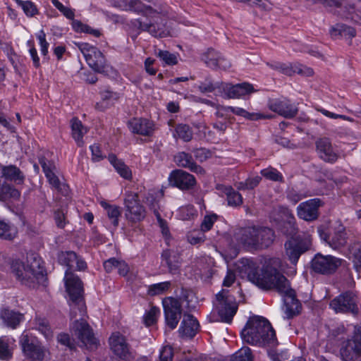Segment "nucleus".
<instances>
[{
	"label": "nucleus",
	"instance_id": "f257e3e1",
	"mask_svg": "<svg viewBox=\"0 0 361 361\" xmlns=\"http://www.w3.org/2000/svg\"><path fill=\"white\" fill-rule=\"evenodd\" d=\"M257 264L249 259H243L238 265L242 277L248 280L263 290H276L281 294H288L290 287L287 279L281 273L283 270L279 258H270L265 261L260 272L257 269Z\"/></svg>",
	"mask_w": 361,
	"mask_h": 361
},
{
	"label": "nucleus",
	"instance_id": "f03ea898",
	"mask_svg": "<svg viewBox=\"0 0 361 361\" xmlns=\"http://www.w3.org/2000/svg\"><path fill=\"white\" fill-rule=\"evenodd\" d=\"M116 6L124 11H133L143 15L148 23L140 19L132 20L128 24L131 37L135 39L142 32H147L154 37H164L168 31L165 29L164 16L167 13L166 7L163 5L151 6L143 4L140 0H117Z\"/></svg>",
	"mask_w": 361,
	"mask_h": 361
},
{
	"label": "nucleus",
	"instance_id": "7ed1b4c3",
	"mask_svg": "<svg viewBox=\"0 0 361 361\" xmlns=\"http://www.w3.org/2000/svg\"><path fill=\"white\" fill-rule=\"evenodd\" d=\"M65 286L66 292L69 295L71 319L77 317L78 312L81 317L72 324V330L81 343L88 348L97 346V341L94 336L92 329L88 324L83 319L86 307L83 300V285L78 276L73 272L66 271Z\"/></svg>",
	"mask_w": 361,
	"mask_h": 361
},
{
	"label": "nucleus",
	"instance_id": "20e7f679",
	"mask_svg": "<svg viewBox=\"0 0 361 361\" xmlns=\"http://www.w3.org/2000/svg\"><path fill=\"white\" fill-rule=\"evenodd\" d=\"M241 337L244 342L259 346L274 345L276 343L275 331L271 324L259 316L250 318L241 331Z\"/></svg>",
	"mask_w": 361,
	"mask_h": 361
},
{
	"label": "nucleus",
	"instance_id": "39448f33",
	"mask_svg": "<svg viewBox=\"0 0 361 361\" xmlns=\"http://www.w3.org/2000/svg\"><path fill=\"white\" fill-rule=\"evenodd\" d=\"M11 269L18 280L28 286L43 277L44 272L41 258L36 254L27 255L25 262L13 261Z\"/></svg>",
	"mask_w": 361,
	"mask_h": 361
},
{
	"label": "nucleus",
	"instance_id": "423d86ee",
	"mask_svg": "<svg viewBox=\"0 0 361 361\" xmlns=\"http://www.w3.org/2000/svg\"><path fill=\"white\" fill-rule=\"evenodd\" d=\"M78 47L89 66L94 71L106 73L112 70L111 67L106 64L103 54L97 47L88 43H79Z\"/></svg>",
	"mask_w": 361,
	"mask_h": 361
},
{
	"label": "nucleus",
	"instance_id": "0eeeda50",
	"mask_svg": "<svg viewBox=\"0 0 361 361\" xmlns=\"http://www.w3.org/2000/svg\"><path fill=\"white\" fill-rule=\"evenodd\" d=\"M214 306L221 320L226 323L231 322L238 310V305L234 298L225 290H221L216 294Z\"/></svg>",
	"mask_w": 361,
	"mask_h": 361
},
{
	"label": "nucleus",
	"instance_id": "6e6552de",
	"mask_svg": "<svg viewBox=\"0 0 361 361\" xmlns=\"http://www.w3.org/2000/svg\"><path fill=\"white\" fill-rule=\"evenodd\" d=\"M343 259L332 255H315L311 262L312 269L318 274L330 275L341 267Z\"/></svg>",
	"mask_w": 361,
	"mask_h": 361
},
{
	"label": "nucleus",
	"instance_id": "1a4fd4ad",
	"mask_svg": "<svg viewBox=\"0 0 361 361\" xmlns=\"http://www.w3.org/2000/svg\"><path fill=\"white\" fill-rule=\"evenodd\" d=\"M125 216L131 222H138L145 219L146 211L141 204L137 193L127 192L124 199Z\"/></svg>",
	"mask_w": 361,
	"mask_h": 361
},
{
	"label": "nucleus",
	"instance_id": "9d476101",
	"mask_svg": "<svg viewBox=\"0 0 361 361\" xmlns=\"http://www.w3.org/2000/svg\"><path fill=\"white\" fill-rule=\"evenodd\" d=\"M165 323L170 329H174L181 318L182 306L180 300L167 297L162 300Z\"/></svg>",
	"mask_w": 361,
	"mask_h": 361
},
{
	"label": "nucleus",
	"instance_id": "9b49d317",
	"mask_svg": "<svg viewBox=\"0 0 361 361\" xmlns=\"http://www.w3.org/2000/svg\"><path fill=\"white\" fill-rule=\"evenodd\" d=\"M354 335L348 340L341 349L344 361H357L361 354V329L353 326Z\"/></svg>",
	"mask_w": 361,
	"mask_h": 361
},
{
	"label": "nucleus",
	"instance_id": "f8f14e48",
	"mask_svg": "<svg viewBox=\"0 0 361 361\" xmlns=\"http://www.w3.org/2000/svg\"><path fill=\"white\" fill-rule=\"evenodd\" d=\"M310 246L309 238L300 237L293 238L285 244L286 254L293 265H296L301 255L305 252Z\"/></svg>",
	"mask_w": 361,
	"mask_h": 361
},
{
	"label": "nucleus",
	"instance_id": "ddd939ff",
	"mask_svg": "<svg viewBox=\"0 0 361 361\" xmlns=\"http://www.w3.org/2000/svg\"><path fill=\"white\" fill-rule=\"evenodd\" d=\"M323 202L319 198H314L300 203L297 207L298 217L307 221H312L319 216V208Z\"/></svg>",
	"mask_w": 361,
	"mask_h": 361
},
{
	"label": "nucleus",
	"instance_id": "4468645a",
	"mask_svg": "<svg viewBox=\"0 0 361 361\" xmlns=\"http://www.w3.org/2000/svg\"><path fill=\"white\" fill-rule=\"evenodd\" d=\"M329 305L336 313L348 312L356 313L357 312L355 295L350 292L341 294L335 298L331 301Z\"/></svg>",
	"mask_w": 361,
	"mask_h": 361
},
{
	"label": "nucleus",
	"instance_id": "2eb2a0df",
	"mask_svg": "<svg viewBox=\"0 0 361 361\" xmlns=\"http://www.w3.org/2000/svg\"><path fill=\"white\" fill-rule=\"evenodd\" d=\"M267 106L271 111L288 118L294 117L298 113V108L286 99H270Z\"/></svg>",
	"mask_w": 361,
	"mask_h": 361
},
{
	"label": "nucleus",
	"instance_id": "dca6fc26",
	"mask_svg": "<svg viewBox=\"0 0 361 361\" xmlns=\"http://www.w3.org/2000/svg\"><path fill=\"white\" fill-rule=\"evenodd\" d=\"M168 179L171 186L181 190H189L196 184L195 178L192 175L180 169L173 171Z\"/></svg>",
	"mask_w": 361,
	"mask_h": 361
},
{
	"label": "nucleus",
	"instance_id": "f3484780",
	"mask_svg": "<svg viewBox=\"0 0 361 361\" xmlns=\"http://www.w3.org/2000/svg\"><path fill=\"white\" fill-rule=\"evenodd\" d=\"M20 343L25 355L37 360L43 359V350L34 338L30 336L27 334L23 333L20 336Z\"/></svg>",
	"mask_w": 361,
	"mask_h": 361
},
{
	"label": "nucleus",
	"instance_id": "a211bd4d",
	"mask_svg": "<svg viewBox=\"0 0 361 361\" xmlns=\"http://www.w3.org/2000/svg\"><path fill=\"white\" fill-rule=\"evenodd\" d=\"M109 345L112 351L121 359L130 357V347L124 336L118 332L112 334L109 338Z\"/></svg>",
	"mask_w": 361,
	"mask_h": 361
},
{
	"label": "nucleus",
	"instance_id": "6ab92c4d",
	"mask_svg": "<svg viewBox=\"0 0 361 361\" xmlns=\"http://www.w3.org/2000/svg\"><path fill=\"white\" fill-rule=\"evenodd\" d=\"M59 262L68 267L66 271L68 272H71V269L83 271L87 268L86 262L73 251L61 252L59 255Z\"/></svg>",
	"mask_w": 361,
	"mask_h": 361
},
{
	"label": "nucleus",
	"instance_id": "aec40b11",
	"mask_svg": "<svg viewBox=\"0 0 361 361\" xmlns=\"http://www.w3.org/2000/svg\"><path fill=\"white\" fill-rule=\"evenodd\" d=\"M221 88L224 93V97L228 99L239 98L250 94L255 91L253 86L247 82L234 85L231 84H223Z\"/></svg>",
	"mask_w": 361,
	"mask_h": 361
},
{
	"label": "nucleus",
	"instance_id": "412c9836",
	"mask_svg": "<svg viewBox=\"0 0 361 361\" xmlns=\"http://www.w3.org/2000/svg\"><path fill=\"white\" fill-rule=\"evenodd\" d=\"M234 238L239 245L257 248L258 243L257 227L240 228L235 233Z\"/></svg>",
	"mask_w": 361,
	"mask_h": 361
},
{
	"label": "nucleus",
	"instance_id": "4be33fe9",
	"mask_svg": "<svg viewBox=\"0 0 361 361\" xmlns=\"http://www.w3.org/2000/svg\"><path fill=\"white\" fill-rule=\"evenodd\" d=\"M200 324L196 318L190 314H184L178 332L181 337L192 338L198 332Z\"/></svg>",
	"mask_w": 361,
	"mask_h": 361
},
{
	"label": "nucleus",
	"instance_id": "5701e85b",
	"mask_svg": "<svg viewBox=\"0 0 361 361\" xmlns=\"http://www.w3.org/2000/svg\"><path fill=\"white\" fill-rule=\"evenodd\" d=\"M202 59L207 66L211 68H219L226 70L231 66L230 62L226 59L212 49H209L202 55Z\"/></svg>",
	"mask_w": 361,
	"mask_h": 361
},
{
	"label": "nucleus",
	"instance_id": "b1692460",
	"mask_svg": "<svg viewBox=\"0 0 361 361\" xmlns=\"http://www.w3.org/2000/svg\"><path fill=\"white\" fill-rule=\"evenodd\" d=\"M317 150L322 159L327 162H335L338 154L334 151L330 140L328 138H321L316 142Z\"/></svg>",
	"mask_w": 361,
	"mask_h": 361
},
{
	"label": "nucleus",
	"instance_id": "393cba45",
	"mask_svg": "<svg viewBox=\"0 0 361 361\" xmlns=\"http://www.w3.org/2000/svg\"><path fill=\"white\" fill-rule=\"evenodd\" d=\"M1 177L7 181L20 185L25 181V176L23 171L15 165L0 166Z\"/></svg>",
	"mask_w": 361,
	"mask_h": 361
},
{
	"label": "nucleus",
	"instance_id": "a878e982",
	"mask_svg": "<svg viewBox=\"0 0 361 361\" xmlns=\"http://www.w3.org/2000/svg\"><path fill=\"white\" fill-rule=\"evenodd\" d=\"M39 164L49 184L55 189L60 190L61 183L56 174L57 169L54 163L42 157L39 159Z\"/></svg>",
	"mask_w": 361,
	"mask_h": 361
},
{
	"label": "nucleus",
	"instance_id": "bb28decb",
	"mask_svg": "<svg viewBox=\"0 0 361 361\" xmlns=\"http://www.w3.org/2000/svg\"><path fill=\"white\" fill-rule=\"evenodd\" d=\"M130 130L133 133L150 135L154 131V124L145 118H133L128 123Z\"/></svg>",
	"mask_w": 361,
	"mask_h": 361
},
{
	"label": "nucleus",
	"instance_id": "cd10ccee",
	"mask_svg": "<svg viewBox=\"0 0 361 361\" xmlns=\"http://www.w3.org/2000/svg\"><path fill=\"white\" fill-rule=\"evenodd\" d=\"M267 65L274 69L279 70L283 73L288 75H291L293 73H298L306 76H310L313 74V70L312 68L302 65H294L293 66L292 65L285 63H277L276 65L267 63Z\"/></svg>",
	"mask_w": 361,
	"mask_h": 361
},
{
	"label": "nucleus",
	"instance_id": "c85d7f7f",
	"mask_svg": "<svg viewBox=\"0 0 361 361\" xmlns=\"http://www.w3.org/2000/svg\"><path fill=\"white\" fill-rule=\"evenodd\" d=\"M175 161L179 166L189 169L191 171L197 174H204V170L196 164L191 155L185 152H179L174 157Z\"/></svg>",
	"mask_w": 361,
	"mask_h": 361
},
{
	"label": "nucleus",
	"instance_id": "c756f323",
	"mask_svg": "<svg viewBox=\"0 0 361 361\" xmlns=\"http://www.w3.org/2000/svg\"><path fill=\"white\" fill-rule=\"evenodd\" d=\"M0 319L5 326L16 329L23 320V315L9 309H4L0 312Z\"/></svg>",
	"mask_w": 361,
	"mask_h": 361
},
{
	"label": "nucleus",
	"instance_id": "7c9ffc66",
	"mask_svg": "<svg viewBox=\"0 0 361 361\" xmlns=\"http://www.w3.org/2000/svg\"><path fill=\"white\" fill-rule=\"evenodd\" d=\"M347 243L346 233L343 225L338 224L334 228V233L329 240L330 246L334 250H338Z\"/></svg>",
	"mask_w": 361,
	"mask_h": 361
},
{
	"label": "nucleus",
	"instance_id": "2f4dec72",
	"mask_svg": "<svg viewBox=\"0 0 361 361\" xmlns=\"http://www.w3.org/2000/svg\"><path fill=\"white\" fill-rule=\"evenodd\" d=\"M257 248H264L270 246L274 239V231L267 227H257Z\"/></svg>",
	"mask_w": 361,
	"mask_h": 361
},
{
	"label": "nucleus",
	"instance_id": "473e14b6",
	"mask_svg": "<svg viewBox=\"0 0 361 361\" xmlns=\"http://www.w3.org/2000/svg\"><path fill=\"white\" fill-rule=\"evenodd\" d=\"M108 160L122 178L127 180H130L132 178L130 169L122 160L118 159L115 154H109Z\"/></svg>",
	"mask_w": 361,
	"mask_h": 361
},
{
	"label": "nucleus",
	"instance_id": "72a5a7b5",
	"mask_svg": "<svg viewBox=\"0 0 361 361\" xmlns=\"http://www.w3.org/2000/svg\"><path fill=\"white\" fill-rule=\"evenodd\" d=\"M72 136L79 147L83 145V135L87 133V128L84 126L81 121L74 118L71 120Z\"/></svg>",
	"mask_w": 361,
	"mask_h": 361
},
{
	"label": "nucleus",
	"instance_id": "f704fd0d",
	"mask_svg": "<svg viewBox=\"0 0 361 361\" xmlns=\"http://www.w3.org/2000/svg\"><path fill=\"white\" fill-rule=\"evenodd\" d=\"M300 309L301 305L297 299L293 297L287 298L283 307L284 318H293L300 313Z\"/></svg>",
	"mask_w": 361,
	"mask_h": 361
},
{
	"label": "nucleus",
	"instance_id": "c9c22d12",
	"mask_svg": "<svg viewBox=\"0 0 361 361\" xmlns=\"http://www.w3.org/2000/svg\"><path fill=\"white\" fill-rule=\"evenodd\" d=\"M230 111L237 116L244 117L248 120L257 121L259 119H271L274 117L271 114H264L261 113H249L245 109L240 107L230 106Z\"/></svg>",
	"mask_w": 361,
	"mask_h": 361
},
{
	"label": "nucleus",
	"instance_id": "e433bc0d",
	"mask_svg": "<svg viewBox=\"0 0 361 361\" xmlns=\"http://www.w3.org/2000/svg\"><path fill=\"white\" fill-rule=\"evenodd\" d=\"M20 196V192L11 184L4 182L0 184V201H7L8 200H18Z\"/></svg>",
	"mask_w": 361,
	"mask_h": 361
},
{
	"label": "nucleus",
	"instance_id": "4c0bfd02",
	"mask_svg": "<svg viewBox=\"0 0 361 361\" xmlns=\"http://www.w3.org/2000/svg\"><path fill=\"white\" fill-rule=\"evenodd\" d=\"M18 234V229L8 221L0 219V238L7 240H13Z\"/></svg>",
	"mask_w": 361,
	"mask_h": 361
},
{
	"label": "nucleus",
	"instance_id": "58836bf2",
	"mask_svg": "<svg viewBox=\"0 0 361 361\" xmlns=\"http://www.w3.org/2000/svg\"><path fill=\"white\" fill-rule=\"evenodd\" d=\"M176 139H180L184 142H189L192 138V130L188 125L180 123L175 126L172 133Z\"/></svg>",
	"mask_w": 361,
	"mask_h": 361
},
{
	"label": "nucleus",
	"instance_id": "ea45409f",
	"mask_svg": "<svg viewBox=\"0 0 361 361\" xmlns=\"http://www.w3.org/2000/svg\"><path fill=\"white\" fill-rule=\"evenodd\" d=\"M331 35L333 37L341 36L348 38H353L356 35L355 30L344 24H337L331 30Z\"/></svg>",
	"mask_w": 361,
	"mask_h": 361
},
{
	"label": "nucleus",
	"instance_id": "a19ab883",
	"mask_svg": "<svg viewBox=\"0 0 361 361\" xmlns=\"http://www.w3.org/2000/svg\"><path fill=\"white\" fill-rule=\"evenodd\" d=\"M197 216V210L190 204L179 207L176 212V217L183 221H190Z\"/></svg>",
	"mask_w": 361,
	"mask_h": 361
},
{
	"label": "nucleus",
	"instance_id": "79ce46f5",
	"mask_svg": "<svg viewBox=\"0 0 361 361\" xmlns=\"http://www.w3.org/2000/svg\"><path fill=\"white\" fill-rule=\"evenodd\" d=\"M156 55L164 66H173L178 63V54H172L166 50L159 49Z\"/></svg>",
	"mask_w": 361,
	"mask_h": 361
},
{
	"label": "nucleus",
	"instance_id": "37998d69",
	"mask_svg": "<svg viewBox=\"0 0 361 361\" xmlns=\"http://www.w3.org/2000/svg\"><path fill=\"white\" fill-rule=\"evenodd\" d=\"M10 343V340L6 337L0 338V359L2 360H9L12 357L13 352Z\"/></svg>",
	"mask_w": 361,
	"mask_h": 361
},
{
	"label": "nucleus",
	"instance_id": "c03bdc74",
	"mask_svg": "<svg viewBox=\"0 0 361 361\" xmlns=\"http://www.w3.org/2000/svg\"><path fill=\"white\" fill-rule=\"evenodd\" d=\"M160 315L159 308L152 306L143 315V322L147 326L154 324Z\"/></svg>",
	"mask_w": 361,
	"mask_h": 361
},
{
	"label": "nucleus",
	"instance_id": "a18cd8bd",
	"mask_svg": "<svg viewBox=\"0 0 361 361\" xmlns=\"http://www.w3.org/2000/svg\"><path fill=\"white\" fill-rule=\"evenodd\" d=\"M283 220L286 221L288 228H283V232L286 234H292L295 231V219L291 212L287 208H282Z\"/></svg>",
	"mask_w": 361,
	"mask_h": 361
},
{
	"label": "nucleus",
	"instance_id": "49530a36",
	"mask_svg": "<svg viewBox=\"0 0 361 361\" xmlns=\"http://www.w3.org/2000/svg\"><path fill=\"white\" fill-rule=\"evenodd\" d=\"M225 193L227 196L228 204L231 206H239L243 202V197L240 193L231 188H226Z\"/></svg>",
	"mask_w": 361,
	"mask_h": 361
},
{
	"label": "nucleus",
	"instance_id": "de8ad7c7",
	"mask_svg": "<svg viewBox=\"0 0 361 361\" xmlns=\"http://www.w3.org/2000/svg\"><path fill=\"white\" fill-rule=\"evenodd\" d=\"M17 4L22 8L25 14L29 18L38 13L37 6L30 1H17Z\"/></svg>",
	"mask_w": 361,
	"mask_h": 361
},
{
	"label": "nucleus",
	"instance_id": "09e8293b",
	"mask_svg": "<svg viewBox=\"0 0 361 361\" xmlns=\"http://www.w3.org/2000/svg\"><path fill=\"white\" fill-rule=\"evenodd\" d=\"M171 287V283L169 281L161 282L155 284H152L148 288V293L150 295H157L163 294L166 292Z\"/></svg>",
	"mask_w": 361,
	"mask_h": 361
},
{
	"label": "nucleus",
	"instance_id": "8fccbe9b",
	"mask_svg": "<svg viewBox=\"0 0 361 361\" xmlns=\"http://www.w3.org/2000/svg\"><path fill=\"white\" fill-rule=\"evenodd\" d=\"M37 38L39 40V44L40 46V51L44 57V60H47L49 58L48 53H49V44L46 39V34L43 30H41L37 34Z\"/></svg>",
	"mask_w": 361,
	"mask_h": 361
},
{
	"label": "nucleus",
	"instance_id": "3c124183",
	"mask_svg": "<svg viewBox=\"0 0 361 361\" xmlns=\"http://www.w3.org/2000/svg\"><path fill=\"white\" fill-rule=\"evenodd\" d=\"M262 176L273 181H283L282 174L273 167H269L261 171Z\"/></svg>",
	"mask_w": 361,
	"mask_h": 361
},
{
	"label": "nucleus",
	"instance_id": "603ef678",
	"mask_svg": "<svg viewBox=\"0 0 361 361\" xmlns=\"http://www.w3.org/2000/svg\"><path fill=\"white\" fill-rule=\"evenodd\" d=\"M37 329L47 339L52 338L53 334L47 321L44 318H37L36 319Z\"/></svg>",
	"mask_w": 361,
	"mask_h": 361
},
{
	"label": "nucleus",
	"instance_id": "864d4df0",
	"mask_svg": "<svg viewBox=\"0 0 361 361\" xmlns=\"http://www.w3.org/2000/svg\"><path fill=\"white\" fill-rule=\"evenodd\" d=\"M231 361H253L250 348H242L234 355Z\"/></svg>",
	"mask_w": 361,
	"mask_h": 361
},
{
	"label": "nucleus",
	"instance_id": "5fc2aeb1",
	"mask_svg": "<svg viewBox=\"0 0 361 361\" xmlns=\"http://www.w3.org/2000/svg\"><path fill=\"white\" fill-rule=\"evenodd\" d=\"M106 214L109 219L111 221L113 225L114 226H117L118 225V218L121 215L119 207L112 205L111 207H109V209L106 211Z\"/></svg>",
	"mask_w": 361,
	"mask_h": 361
},
{
	"label": "nucleus",
	"instance_id": "6e6d98bb",
	"mask_svg": "<svg viewBox=\"0 0 361 361\" xmlns=\"http://www.w3.org/2000/svg\"><path fill=\"white\" fill-rule=\"evenodd\" d=\"M27 46L29 48V53L32 60L33 66L36 68H39L40 67L39 57L38 56L37 51L35 47L34 42L28 40L27 42Z\"/></svg>",
	"mask_w": 361,
	"mask_h": 361
},
{
	"label": "nucleus",
	"instance_id": "4d7b16f0",
	"mask_svg": "<svg viewBox=\"0 0 361 361\" xmlns=\"http://www.w3.org/2000/svg\"><path fill=\"white\" fill-rule=\"evenodd\" d=\"M262 178L261 177L257 176L252 178H247L245 182H242L240 183L238 187L240 190L245 189H253L260 183Z\"/></svg>",
	"mask_w": 361,
	"mask_h": 361
},
{
	"label": "nucleus",
	"instance_id": "13d9d810",
	"mask_svg": "<svg viewBox=\"0 0 361 361\" xmlns=\"http://www.w3.org/2000/svg\"><path fill=\"white\" fill-rule=\"evenodd\" d=\"M188 241L192 245L202 244L205 240V235L202 233H191L187 235Z\"/></svg>",
	"mask_w": 361,
	"mask_h": 361
},
{
	"label": "nucleus",
	"instance_id": "bf43d9fd",
	"mask_svg": "<svg viewBox=\"0 0 361 361\" xmlns=\"http://www.w3.org/2000/svg\"><path fill=\"white\" fill-rule=\"evenodd\" d=\"M216 214L207 215L201 224V231L203 232L209 231L216 220Z\"/></svg>",
	"mask_w": 361,
	"mask_h": 361
},
{
	"label": "nucleus",
	"instance_id": "052dcab7",
	"mask_svg": "<svg viewBox=\"0 0 361 361\" xmlns=\"http://www.w3.org/2000/svg\"><path fill=\"white\" fill-rule=\"evenodd\" d=\"M54 220L56 224V226L59 228H63L65 227L66 224V216H65V209H57L54 212Z\"/></svg>",
	"mask_w": 361,
	"mask_h": 361
},
{
	"label": "nucleus",
	"instance_id": "680f3d73",
	"mask_svg": "<svg viewBox=\"0 0 361 361\" xmlns=\"http://www.w3.org/2000/svg\"><path fill=\"white\" fill-rule=\"evenodd\" d=\"M361 257V242H355L349 246L348 257L352 259Z\"/></svg>",
	"mask_w": 361,
	"mask_h": 361
},
{
	"label": "nucleus",
	"instance_id": "e2e57ef3",
	"mask_svg": "<svg viewBox=\"0 0 361 361\" xmlns=\"http://www.w3.org/2000/svg\"><path fill=\"white\" fill-rule=\"evenodd\" d=\"M173 357V350L171 346H164L159 353L160 361H172Z\"/></svg>",
	"mask_w": 361,
	"mask_h": 361
},
{
	"label": "nucleus",
	"instance_id": "0e129e2a",
	"mask_svg": "<svg viewBox=\"0 0 361 361\" xmlns=\"http://www.w3.org/2000/svg\"><path fill=\"white\" fill-rule=\"evenodd\" d=\"M90 149L92 152V159L94 161H99L104 158L98 145L94 144L90 147Z\"/></svg>",
	"mask_w": 361,
	"mask_h": 361
},
{
	"label": "nucleus",
	"instance_id": "69168bd1",
	"mask_svg": "<svg viewBox=\"0 0 361 361\" xmlns=\"http://www.w3.org/2000/svg\"><path fill=\"white\" fill-rule=\"evenodd\" d=\"M162 259L165 261V263L168 266L169 271L174 273L178 270V266L176 264H173L171 260V256L169 251H164L161 255Z\"/></svg>",
	"mask_w": 361,
	"mask_h": 361
},
{
	"label": "nucleus",
	"instance_id": "338daca9",
	"mask_svg": "<svg viewBox=\"0 0 361 361\" xmlns=\"http://www.w3.org/2000/svg\"><path fill=\"white\" fill-rule=\"evenodd\" d=\"M194 154L196 159L200 161H205L211 156L210 152L204 148L196 149L194 152Z\"/></svg>",
	"mask_w": 361,
	"mask_h": 361
},
{
	"label": "nucleus",
	"instance_id": "774afa93",
	"mask_svg": "<svg viewBox=\"0 0 361 361\" xmlns=\"http://www.w3.org/2000/svg\"><path fill=\"white\" fill-rule=\"evenodd\" d=\"M198 89L202 93L212 92L215 86L210 80H205L199 85Z\"/></svg>",
	"mask_w": 361,
	"mask_h": 361
}]
</instances>
